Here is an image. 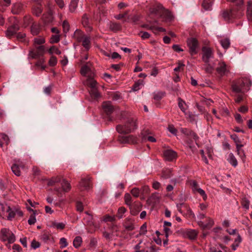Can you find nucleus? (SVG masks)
<instances>
[{
    "label": "nucleus",
    "mask_w": 252,
    "mask_h": 252,
    "mask_svg": "<svg viewBox=\"0 0 252 252\" xmlns=\"http://www.w3.org/2000/svg\"><path fill=\"white\" fill-rule=\"evenodd\" d=\"M85 213L86 214V216L84 218L85 223L88 226H94V223L93 216L88 212H86Z\"/></svg>",
    "instance_id": "393cba45"
},
{
    "label": "nucleus",
    "mask_w": 252,
    "mask_h": 252,
    "mask_svg": "<svg viewBox=\"0 0 252 252\" xmlns=\"http://www.w3.org/2000/svg\"><path fill=\"white\" fill-rule=\"evenodd\" d=\"M48 53L50 55H52L54 53L56 54L57 55H60L61 54V51L59 50V49L57 48L56 46H53L51 47L48 50Z\"/></svg>",
    "instance_id": "09e8293b"
},
{
    "label": "nucleus",
    "mask_w": 252,
    "mask_h": 252,
    "mask_svg": "<svg viewBox=\"0 0 252 252\" xmlns=\"http://www.w3.org/2000/svg\"><path fill=\"white\" fill-rule=\"evenodd\" d=\"M8 215L6 216L8 220H12L16 215L15 208L12 209L10 207V210L7 212Z\"/></svg>",
    "instance_id": "8fccbe9b"
},
{
    "label": "nucleus",
    "mask_w": 252,
    "mask_h": 252,
    "mask_svg": "<svg viewBox=\"0 0 252 252\" xmlns=\"http://www.w3.org/2000/svg\"><path fill=\"white\" fill-rule=\"evenodd\" d=\"M119 140L122 143H135L137 142L136 138L132 135L120 136Z\"/></svg>",
    "instance_id": "2eb2a0df"
},
{
    "label": "nucleus",
    "mask_w": 252,
    "mask_h": 252,
    "mask_svg": "<svg viewBox=\"0 0 252 252\" xmlns=\"http://www.w3.org/2000/svg\"><path fill=\"white\" fill-rule=\"evenodd\" d=\"M230 137L236 143V148L238 154L241 155V154H243V151H241V148L243 146V145L238 144V143H240V141L238 136L235 134H232L230 136Z\"/></svg>",
    "instance_id": "4be33fe9"
},
{
    "label": "nucleus",
    "mask_w": 252,
    "mask_h": 252,
    "mask_svg": "<svg viewBox=\"0 0 252 252\" xmlns=\"http://www.w3.org/2000/svg\"><path fill=\"white\" fill-rule=\"evenodd\" d=\"M63 28L64 32H67L70 29V26L66 21H64L63 23Z\"/></svg>",
    "instance_id": "bf43d9fd"
},
{
    "label": "nucleus",
    "mask_w": 252,
    "mask_h": 252,
    "mask_svg": "<svg viewBox=\"0 0 252 252\" xmlns=\"http://www.w3.org/2000/svg\"><path fill=\"white\" fill-rule=\"evenodd\" d=\"M188 46L189 48V52L191 55L197 53L198 41L194 38H190L187 40Z\"/></svg>",
    "instance_id": "1a4fd4ad"
},
{
    "label": "nucleus",
    "mask_w": 252,
    "mask_h": 252,
    "mask_svg": "<svg viewBox=\"0 0 252 252\" xmlns=\"http://www.w3.org/2000/svg\"><path fill=\"white\" fill-rule=\"evenodd\" d=\"M213 0H204L202 3L203 7L206 10H210L213 4Z\"/></svg>",
    "instance_id": "e433bc0d"
},
{
    "label": "nucleus",
    "mask_w": 252,
    "mask_h": 252,
    "mask_svg": "<svg viewBox=\"0 0 252 252\" xmlns=\"http://www.w3.org/2000/svg\"><path fill=\"white\" fill-rule=\"evenodd\" d=\"M53 226L58 229H63L65 227V224L63 222H54Z\"/></svg>",
    "instance_id": "6e6d98bb"
},
{
    "label": "nucleus",
    "mask_w": 252,
    "mask_h": 252,
    "mask_svg": "<svg viewBox=\"0 0 252 252\" xmlns=\"http://www.w3.org/2000/svg\"><path fill=\"white\" fill-rule=\"evenodd\" d=\"M181 131L182 133L187 134L188 135H190L193 137L195 140H196L198 138L197 135L193 131L190 130L189 129L186 128H183L181 129Z\"/></svg>",
    "instance_id": "a19ab883"
},
{
    "label": "nucleus",
    "mask_w": 252,
    "mask_h": 252,
    "mask_svg": "<svg viewBox=\"0 0 252 252\" xmlns=\"http://www.w3.org/2000/svg\"><path fill=\"white\" fill-rule=\"evenodd\" d=\"M33 13L36 16H38L42 12V9L40 6H36L33 8Z\"/></svg>",
    "instance_id": "5fc2aeb1"
},
{
    "label": "nucleus",
    "mask_w": 252,
    "mask_h": 252,
    "mask_svg": "<svg viewBox=\"0 0 252 252\" xmlns=\"http://www.w3.org/2000/svg\"><path fill=\"white\" fill-rule=\"evenodd\" d=\"M82 23L86 28L87 31L91 32L93 30L92 27L89 22V19L87 14H84L82 17Z\"/></svg>",
    "instance_id": "aec40b11"
},
{
    "label": "nucleus",
    "mask_w": 252,
    "mask_h": 252,
    "mask_svg": "<svg viewBox=\"0 0 252 252\" xmlns=\"http://www.w3.org/2000/svg\"><path fill=\"white\" fill-rule=\"evenodd\" d=\"M190 185L191 187L192 190L194 193H196V192L198 189H199L200 188L197 183V182L194 180H191L189 182Z\"/></svg>",
    "instance_id": "a18cd8bd"
},
{
    "label": "nucleus",
    "mask_w": 252,
    "mask_h": 252,
    "mask_svg": "<svg viewBox=\"0 0 252 252\" xmlns=\"http://www.w3.org/2000/svg\"><path fill=\"white\" fill-rule=\"evenodd\" d=\"M220 43L224 49H227L230 46V40L227 38L222 39L220 40Z\"/></svg>",
    "instance_id": "c03bdc74"
},
{
    "label": "nucleus",
    "mask_w": 252,
    "mask_h": 252,
    "mask_svg": "<svg viewBox=\"0 0 252 252\" xmlns=\"http://www.w3.org/2000/svg\"><path fill=\"white\" fill-rule=\"evenodd\" d=\"M139 35L141 36V37L142 38V39H148L150 37V34L146 32H141L140 33H139Z\"/></svg>",
    "instance_id": "338daca9"
},
{
    "label": "nucleus",
    "mask_w": 252,
    "mask_h": 252,
    "mask_svg": "<svg viewBox=\"0 0 252 252\" xmlns=\"http://www.w3.org/2000/svg\"><path fill=\"white\" fill-rule=\"evenodd\" d=\"M242 205L243 207L247 210L249 209L250 201L246 198H244L242 199Z\"/></svg>",
    "instance_id": "4d7b16f0"
},
{
    "label": "nucleus",
    "mask_w": 252,
    "mask_h": 252,
    "mask_svg": "<svg viewBox=\"0 0 252 252\" xmlns=\"http://www.w3.org/2000/svg\"><path fill=\"white\" fill-rule=\"evenodd\" d=\"M181 231L183 232L184 237H187L190 239H194L197 235V232L195 230L187 229Z\"/></svg>",
    "instance_id": "dca6fc26"
},
{
    "label": "nucleus",
    "mask_w": 252,
    "mask_h": 252,
    "mask_svg": "<svg viewBox=\"0 0 252 252\" xmlns=\"http://www.w3.org/2000/svg\"><path fill=\"white\" fill-rule=\"evenodd\" d=\"M23 165L22 164L18 165L17 163H15L12 167L11 169L12 172L16 175V176H20L21 175V172L20 170V167L23 168Z\"/></svg>",
    "instance_id": "473e14b6"
},
{
    "label": "nucleus",
    "mask_w": 252,
    "mask_h": 252,
    "mask_svg": "<svg viewBox=\"0 0 252 252\" xmlns=\"http://www.w3.org/2000/svg\"><path fill=\"white\" fill-rule=\"evenodd\" d=\"M85 35H85L81 31L76 30L74 32L73 37L77 40L78 42H80Z\"/></svg>",
    "instance_id": "cd10ccee"
},
{
    "label": "nucleus",
    "mask_w": 252,
    "mask_h": 252,
    "mask_svg": "<svg viewBox=\"0 0 252 252\" xmlns=\"http://www.w3.org/2000/svg\"><path fill=\"white\" fill-rule=\"evenodd\" d=\"M0 239L3 242L8 241V244L15 242L16 239L14 234L8 229L3 228L0 230Z\"/></svg>",
    "instance_id": "39448f33"
},
{
    "label": "nucleus",
    "mask_w": 252,
    "mask_h": 252,
    "mask_svg": "<svg viewBox=\"0 0 252 252\" xmlns=\"http://www.w3.org/2000/svg\"><path fill=\"white\" fill-rule=\"evenodd\" d=\"M167 129L173 135H176L177 132V130L174 127L173 125H169Z\"/></svg>",
    "instance_id": "0e129e2a"
},
{
    "label": "nucleus",
    "mask_w": 252,
    "mask_h": 252,
    "mask_svg": "<svg viewBox=\"0 0 252 252\" xmlns=\"http://www.w3.org/2000/svg\"><path fill=\"white\" fill-rule=\"evenodd\" d=\"M9 21H13V23L5 31V35L6 37L10 38L19 30V26L18 21L14 17L10 18Z\"/></svg>",
    "instance_id": "423d86ee"
},
{
    "label": "nucleus",
    "mask_w": 252,
    "mask_h": 252,
    "mask_svg": "<svg viewBox=\"0 0 252 252\" xmlns=\"http://www.w3.org/2000/svg\"><path fill=\"white\" fill-rule=\"evenodd\" d=\"M178 106L182 111L185 113L187 108V105L185 102L181 98H178Z\"/></svg>",
    "instance_id": "37998d69"
},
{
    "label": "nucleus",
    "mask_w": 252,
    "mask_h": 252,
    "mask_svg": "<svg viewBox=\"0 0 252 252\" xmlns=\"http://www.w3.org/2000/svg\"><path fill=\"white\" fill-rule=\"evenodd\" d=\"M82 239L80 236H76L73 241V246L75 248H78L80 247L82 244Z\"/></svg>",
    "instance_id": "79ce46f5"
},
{
    "label": "nucleus",
    "mask_w": 252,
    "mask_h": 252,
    "mask_svg": "<svg viewBox=\"0 0 252 252\" xmlns=\"http://www.w3.org/2000/svg\"><path fill=\"white\" fill-rule=\"evenodd\" d=\"M49 65L51 66H54L57 63V59L56 57L52 56L49 61Z\"/></svg>",
    "instance_id": "864d4df0"
},
{
    "label": "nucleus",
    "mask_w": 252,
    "mask_h": 252,
    "mask_svg": "<svg viewBox=\"0 0 252 252\" xmlns=\"http://www.w3.org/2000/svg\"><path fill=\"white\" fill-rule=\"evenodd\" d=\"M214 222L213 220L210 218H207V222L206 223L207 228H211L214 225Z\"/></svg>",
    "instance_id": "774afa93"
},
{
    "label": "nucleus",
    "mask_w": 252,
    "mask_h": 252,
    "mask_svg": "<svg viewBox=\"0 0 252 252\" xmlns=\"http://www.w3.org/2000/svg\"><path fill=\"white\" fill-rule=\"evenodd\" d=\"M78 0H72L69 6V10L70 12H74L78 5Z\"/></svg>",
    "instance_id": "ea45409f"
},
{
    "label": "nucleus",
    "mask_w": 252,
    "mask_h": 252,
    "mask_svg": "<svg viewBox=\"0 0 252 252\" xmlns=\"http://www.w3.org/2000/svg\"><path fill=\"white\" fill-rule=\"evenodd\" d=\"M45 42V39L42 36H39L35 38L33 40V44L34 47H37L36 45H39L44 44Z\"/></svg>",
    "instance_id": "4c0bfd02"
},
{
    "label": "nucleus",
    "mask_w": 252,
    "mask_h": 252,
    "mask_svg": "<svg viewBox=\"0 0 252 252\" xmlns=\"http://www.w3.org/2000/svg\"><path fill=\"white\" fill-rule=\"evenodd\" d=\"M228 162L233 166L237 165V160L232 153H230L227 158Z\"/></svg>",
    "instance_id": "c9c22d12"
},
{
    "label": "nucleus",
    "mask_w": 252,
    "mask_h": 252,
    "mask_svg": "<svg viewBox=\"0 0 252 252\" xmlns=\"http://www.w3.org/2000/svg\"><path fill=\"white\" fill-rule=\"evenodd\" d=\"M147 231V224L145 223L140 227L139 233L137 235V237H138L139 235H145Z\"/></svg>",
    "instance_id": "603ef678"
},
{
    "label": "nucleus",
    "mask_w": 252,
    "mask_h": 252,
    "mask_svg": "<svg viewBox=\"0 0 252 252\" xmlns=\"http://www.w3.org/2000/svg\"><path fill=\"white\" fill-rule=\"evenodd\" d=\"M61 182L62 190L64 192L68 191L71 189V186L70 183L65 179H62V180H56L54 182Z\"/></svg>",
    "instance_id": "412c9836"
},
{
    "label": "nucleus",
    "mask_w": 252,
    "mask_h": 252,
    "mask_svg": "<svg viewBox=\"0 0 252 252\" xmlns=\"http://www.w3.org/2000/svg\"><path fill=\"white\" fill-rule=\"evenodd\" d=\"M82 43L83 46L88 50L91 47V38L90 36L85 35V37L79 42Z\"/></svg>",
    "instance_id": "5701e85b"
},
{
    "label": "nucleus",
    "mask_w": 252,
    "mask_h": 252,
    "mask_svg": "<svg viewBox=\"0 0 252 252\" xmlns=\"http://www.w3.org/2000/svg\"><path fill=\"white\" fill-rule=\"evenodd\" d=\"M143 86V82L142 80H139L136 82L132 87V90L133 91H137L140 90L141 87Z\"/></svg>",
    "instance_id": "de8ad7c7"
},
{
    "label": "nucleus",
    "mask_w": 252,
    "mask_h": 252,
    "mask_svg": "<svg viewBox=\"0 0 252 252\" xmlns=\"http://www.w3.org/2000/svg\"><path fill=\"white\" fill-rule=\"evenodd\" d=\"M9 143V138L4 133L0 134V146L2 147L4 144L7 145Z\"/></svg>",
    "instance_id": "c85d7f7f"
},
{
    "label": "nucleus",
    "mask_w": 252,
    "mask_h": 252,
    "mask_svg": "<svg viewBox=\"0 0 252 252\" xmlns=\"http://www.w3.org/2000/svg\"><path fill=\"white\" fill-rule=\"evenodd\" d=\"M251 84L252 83L249 79L247 78L243 79L240 82L232 85V90L237 93L243 92L245 90L249 89Z\"/></svg>",
    "instance_id": "7ed1b4c3"
},
{
    "label": "nucleus",
    "mask_w": 252,
    "mask_h": 252,
    "mask_svg": "<svg viewBox=\"0 0 252 252\" xmlns=\"http://www.w3.org/2000/svg\"><path fill=\"white\" fill-rule=\"evenodd\" d=\"M60 35L59 34L53 35L50 38L51 43H58L60 41Z\"/></svg>",
    "instance_id": "052dcab7"
},
{
    "label": "nucleus",
    "mask_w": 252,
    "mask_h": 252,
    "mask_svg": "<svg viewBox=\"0 0 252 252\" xmlns=\"http://www.w3.org/2000/svg\"><path fill=\"white\" fill-rule=\"evenodd\" d=\"M116 188L118 189L115 193V196L116 198L119 197L123 192L124 189V185L121 183H118L116 186Z\"/></svg>",
    "instance_id": "2f4dec72"
},
{
    "label": "nucleus",
    "mask_w": 252,
    "mask_h": 252,
    "mask_svg": "<svg viewBox=\"0 0 252 252\" xmlns=\"http://www.w3.org/2000/svg\"><path fill=\"white\" fill-rule=\"evenodd\" d=\"M31 33L33 35H37L40 32V26L37 24H33L31 27Z\"/></svg>",
    "instance_id": "58836bf2"
},
{
    "label": "nucleus",
    "mask_w": 252,
    "mask_h": 252,
    "mask_svg": "<svg viewBox=\"0 0 252 252\" xmlns=\"http://www.w3.org/2000/svg\"><path fill=\"white\" fill-rule=\"evenodd\" d=\"M242 15V12L239 10L236 12L235 9L224 10L221 12L222 17L227 22H231L235 19L240 17Z\"/></svg>",
    "instance_id": "20e7f679"
},
{
    "label": "nucleus",
    "mask_w": 252,
    "mask_h": 252,
    "mask_svg": "<svg viewBox=\"0 0 252 252\" xmlns=\"http://www.w3.org/2000/svg\"><path fill=\"white\" fill-rule=\"evenodd\" d=\"M126 209L124 207H120L117 211V217L119 219H122L124 216V214L126 212Z\"/></svg>",
    "instance_id": "49530a36"
},
{
    "label": "nucleus",
    "mask_w": 252,
    "mask_h": 252,
    "mask_svg": "<svg viewBox=\"0 0 252 252\" xmlns=\"http://www.w3.org/2000/svg\"><path fill=\"white\" fill-rule=\"evenodd\" d=\"M23 5L21 3H16L13 4L12 12L14 14H18L23 9Z\"/></svg>",
    "instance_id": "bb28decb"
},
{
    "label": "nucleus",
    "mask_w": 252,
    "mask_h": 252,
    "mask_svg": "<svg viewBox=\"0 0 252 252\" xmlns=\"http://www.w3.org/2000/svg\"><path fill=\"white\" fill-rule=\"evenodd\" d=\"M196 193H199L203 197L204 200H206L207 196L204 190L200 188L199 189H198Z\"/></svg>",
    "instance_id": "e2e57ef3"
},
{
    "label": "nucleus",
    "mask_w": 252,
    "mask_h": 252,
    "mask_svg": "<svg viewBox=\"0 0 252 252\" xmlns=\"http://www.w3.org/2000/svg\"><path fill=\"white\" fill-rule=\"evenodd\" d=\"M28 210L30 211H32L33 212V213L30 216V217L28 220V223L30 225H32V224H33L35 223L36 222V218H35V212H36V211H34L31 208H28Z\"/></svg>",
    "instance_id": "f704fd0d"
},
{
    "label": "nucleus",
    "mask_w": 252,
    "mask_h": 252,
    "mask_svg": "<svg viewBox=\"0 0 252 252\" xmlns=\"http://www.w3.org/2000/svg\"><path fill=\"white\" fill-rule=\"evenodd\" d=\"M60 243L62 248L66 247L68 245L66 239L65 238H62L60 239Z\"/></svg>",
    "instance_id": "69168bd1"
},
{
    "label": "nucleus",
    "mask_w": 252,
    "mask_h": 252,
    "mask_svg": "<svg viewBox=\"0 0 252 252\" xmlns=\"http://www.w3.org/2000/svg\"><path fill=\"white\" fill-rule=\"evenodd\" d=\"M124 199L125 203L128 205L130 206L132 202V198L130 194L126 193L124 196Z\"/></svg>",
    "instance_id": "3c124183"
},
{
    "label": "nucleus",
    "mask_w": 252,
    "mask_h": 252,
    "mask_svg": "<svg viewBox=\"0 0 252 252\" xmlns=\"http://www.w3.org/2000/svg\"><path fill=\"white\" fill-rule=\"evenodd\" d=\"M164 158L166 160L171 161L176 157V153L172 150H166L163 153Z\"/></svg>",
    "instance_id": "a211bd4d"
},
{
    "label": "nucleus",
    "mask_w": 252,
    "mask_h": 252,
    "mask_svg": "<svg viewBox=\"0 0 252 252\" xmlns=\"http://www.w3.org/2000/svg\"><path fill=\"white\" fill-rule=\"evenodd\" d=\"M215 64L214 63H210V62L205 63L204 69L206 72L211 73L214 70Z\"/></svg>",
    "instance_id": "7c9ffc66"
},
{
    "label": "nucleus",
    "mask_w": 252,
    "mask_h": 252,
    "mask_svg": "<svg viewBox=\"0 0 252 252\" xmlns=\"http://www.w3.org/2000/svg\"><path fill=\"white\" fill-rule=\"evenodd\" d=\"M137 128L136 119L133 118H128L124 124L118 125L116 127L118 133L124 134L132 132Z\"/></svg>",
    "instance_id": "f03ea898"
},
{
    "label": "nucleus",
    "mask_w": 252,
    "mask_h": 252,
    "mask_svg": "<svg viewBox=\"0 0 252 252\" xmlns=\"http://www.w3.org/2000/svg\"><path fill=\"white\" fill-rule=\"evenodd\" d=\"M94 76L87 77V79L84 82V84L89 87L90 89L97 87V82L94 78Z\"/></svg>",
    "instance_id": "6ab92c4d"
},
{
    "label": "nucleus",
    "mask_w": 252,
    "mask_h": 252,
    "mask_svg": "<svg viewBox=\"0 0 252 252\" xmlns=\"http://www.w3.org/2000/svg\"><path fill=\"white\" fill-rule=\"evenodd\" d=\"M80 72L82 75L85 76L87 77L94 76V69L92 67V63L90 62H88L86 64L84 65L81 67Z\"/></svg>",
    "instance_id": "6e6552de"
},
{
    "label": "nucleus",
    "mask_w": 252,
    "mask_h": 252,
    "mask_svg": "<svg viewBox=\"0 0 252 252\" xmlns=\"http://www.w3.org/2000/svg\"><path fill=\"white\" fill-rule=\"evenodd\" d=\"M89 93L93 99H96L100 97V94L97 90V87L90 89Z\"/></svg>",
    "instance_id": "a878e982"
},
{
    "label": "nucleus",
    "mask_w": 252,
    "mask_h": 252,
    "mask_svg": "<svg viewBox=\"0 0 252 252\" xmlns=\"http://www.w3.org/2000/svg\"><path fill=\"white\" fill-rule=\"evenodd\" d=\"M150 15L162 19L163 21H170L173 19V16L170 12L165 9L158 3H155L150 9Z\"/></svg>",
    "instance_id": "f257e3e1"
},
{
    "label": "nucleus",
    "mask_w": 252,
    "mask_h": 252,
    "mask_svg": "<svg viewBox=\"0 0 252 252\" xmlns=\"http://www.w3.org/2000/svg\"><path fill=\"white\" fill-rule=\"evenodd\" d=\"M10 210V206L6 204H3L0 203V216L4 218L6 216V214L8 211Z\"/></svg>",
    "instance_id": "b1692460"
},
{
    "label": "nucleus",
    "mask_w": 252,
    "mask_h": 252,
    "mask_svg": "<svg viewBox=\"0 0 252 252\" xmlns=\"http://www.w3.org/2000/svg\"><path fill=\"white\" fill-rule=\"evenodd\" d=\"M216 70L219 74L223 76L229 71V69L224 62H220L218 64Z\"/></svg>",
    "instance_id": "4468645a"
},
{
    "label": "nucleus",
    "mask_w": 252,
    "mask_h": 252,
    "mask_svg": "<svg viewBox=\"0 0 252 252\" xmlns=\"http://www.w3.org/2000/svg\"><path fill=\"white\" fill-rule=\"evenodd\" d=\"M91 179V178L89 176L82 178L79 183V186L83 188V189L88 190L90 189L92 187Z\"/></svg>",
    "instance_id": "ddd939ff"
},
{
    "label": "nucleus",
    "mask_w": 252,
    "mask_h": 252,
    "mask_svg": "<svg viewBox=\"0 0 252 252\" xmlns=\"http://www.w3.org/2000/svg\"><path fill=\"white\" fill-rule=\"evenodd\" d=\"M121 29V26L119 24L113 23L111 24V31H118Z\"/></svg>",
    "instance_id": "680f3d73"
},
{
    "label": "nucleus",
    "mask_w": 252,
    "mask_h": 252,
    "mask_svg": "<svg viewBox=\"0 0 252 252\" xmlns=\"http://www.w3.org/2000/svg\"><path fill=\"white\" fill-rule=\"evenodd\" d=\"M102 113L104 118L109 121L110 120V102L105 101L102 105Z\"/></svg>",
    "instance_id": "f8f14e48"
},
{
    "label": "nucleus",
    "mask_w": 252,
    "mask_h": 252,
    "mask_svg": "<svg viewBox=\"0 0 252 252\" xmlns=\"http://www.w3.org/2000/svg\"><path fill=\"white\" fill-rule=\"evenodd\" d=\"M45 48L43 45H40L34 47V49H32L30 51L29 55L32 59H36L40 56H43L45 53Z\"/></svg>",
    "instance_id": "0eeeda50"
},
{
    "label": "nucleus",
    "mask_w": 252,
    "mask_h": 252,
    "mask_svg": "<svg viewBox=\"0 0 252 252\" xmlns=\"http://www.w3.org/2000/svg\"><path fill=\"white\" fill-rule=\"evenodd\" d=\"M214 54L212 49L208 47L202 48V60L204 63L210 62V59L213 58Z\"/></svg>",
    "instance_id": "9d476101"
},
{
    "label": "nucleus",
    "mask_w": 252,
    "mask_h": 252,
    "mask_svg": "<svg viewBox=\"0 0 252 252\" xmlns=\"http://www.w3.org/2000/svg\"><path fill=\"white\" fill-rule=\"evenodd\" d=\"M144 27L147 28L148 29L151 30L155 34L158 33L159 32H165V29L161 27H158L155 26H151L150 27H148L146 26H143Z\"/></svg>",
    "instance_id": "c756f323"
},
{
    "label": "nucleus",
    "mask_w": 252,
    "mask_h": 252,
    "mask_svg": "<svg viewBox=\"0 0 252 252\" xmlns=\"http://www.w3.org/2000/svg\"><path fill=\"white\" fill-rule=\"evenodd\" d=\"M184 114L186 115L187 119L191 123L196 122L197 116L193 115L190 112H186Z\"/></svg>",
    "instance_id": "72a5a7b5"
},
{
    "label": "nucleus",
    "mask_w": 252,
    "mask_h": 252,
    "mask_svg": "<svg viewBox=\"0 0 252 252\" xmlns=\"http://www.w3.org/2000/svg\"><path fill=\"white\" fill-rule=\"evenodd\" d=\"M132 195L135 197H138L140 194V190L138 188H134L130 191Z\"/></svg>",
    "instance_id": "13d9d810"
},
{
    "label": "nucleus",
    "mask_w": 252,
    "mask_h": 252,
    "mask_svg": "<svg viewBox=\"0 0 252 252\" xmlns=\"http://www.w3.org/2000/svg\"><path fill=\"white\" fill-rule=\"evenodd\" d=\"M124 226L128 231L133 230L134 229L133 219L130 218H126L124 222Z\"/></svg>",
    "instance_id": "f3484780"
},
{
    "label": "nucleus",
    "mask_w": 252,
    "mask_h": 252,
    "mask_svg": "<svg viewBox=\"0 0 252 252\" xmlns=\"http://www.w3.org/2000/svg\"><path fill=\"white\" fill-rule=\"evenodd\" d=\"M150 242L148 241L140 240L135 246V252H148Z\"/></svg>",
    "instance_id": "9b49d317"
}]
</instances>
